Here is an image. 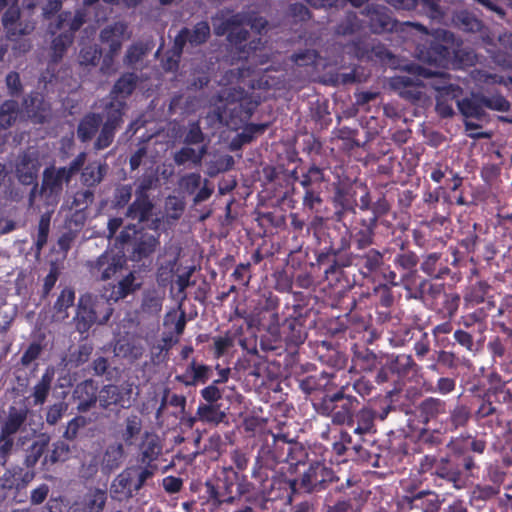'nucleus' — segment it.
Segmentation results:
<instances>
[{"mask_svg": "<svg viewBox=\"0 0 512 512\" xmlns=\"http://www.w3.org/2000/svg\"><path fill=\"white\" fill-rule=\"evenodd\" d=\"M280 300L276 295L269 293L263 295L257 301L251 317L254 322L266 330V335L261 338L260 346L265 351H274L281 355L285 351L289 355H295L299 347L307 339L306 316L301 305H293L292 313L282 323L279 320L278 308Z\"/></svg>", "mask_w": 512, "mask_h": 512, "instance_id": "obj_1", "label": "nucleus"}, {"mask_svg": "<svg viewBox=\"0 0 512 512\" xmlns=\"http://www.w3.org/2000/svg\"><path fill=\"white\" fill-rule=\"evenodd\" d=\"M205 493L207 503L213 508L233 506L242 499L250 504L266 502L265 495H270L267 485L261 484L258 490L244 473H238L232 466H223L214 479L206 480Z\"/></svg>", "mask_w": 512, "mask_h": 512, "instance_id": "obj_2", "label": "nucleus"}, {"mask_svg": "<svg viewBox=\"0 0 512 512\" xmlns=\"http://www.w3.org/2000/svg\"><path fill=\"white\" fill-rule=\"evenodd\" d=\"M318 245L314 251L315 265L322 270L324 280L332 288L343 292L351 287L343 271L344 258L351 248L348 230L333 227L316 233Z\"/></svg>", "mask_w": 512, "mask_h": 512, "instance_id": "obj_3", "label": "nucleus"}, {"mask_svg": "<svg viewBox=\"0 0 512 512\" xmlns=\"http://www.w3.org/2000/svg\"><path fill=\"white\" fill-rule=\"evenodd\" d=\"M138 79L136 73L126 72L114 83L110 91L111 99L104 107V124L94 142V149L96 151L104 150L113 143L116 131L124 122L123 117L127 109L125 99L135 91Z\"/></svg>", "mask_w": 512, "mask_h": 512, "instance_id": "obj_4", "label": "nucleus"}, {"mask_svg": "<svg viewBox=\"0 0 512 512\" xmlns=\"http://www.w3.org/2000/svg\"><path fill=\"white\" fill-rule=\"evenodd\" d=\"M462 40L446 29H436L430 39L418 48V57L423 62L439 68L462 67L472 64L469 51L462 48Z\"/></svg>", "mask_w": 512, "mask_h": 512, "instance_id": "obj_5", "label": "nucleus"}, {"mask_svg": "<svg viewBox=\"0 0 512 512\" xmlns=\"http://www.w3.org/2000/svg\"><path fill=\"white\" fill-rule=\"evenodd\" d=\"M343 271L345 268L354 266L360 276L369 281L376 283L377 280L389 281L395 284V270H392L390 264L385 263L384 253L371 246L365 250H356L346 253L343 259Z\"/></svg>", "mask_w": 512, "mask_h": 512, "instance_id": "obj_6", "label": "nucleus"}, {"mask_svg": "<svg viewBox=\"0 0 512 512\" xmlns=\"http://www.w3.org/2000/svg\"><path fill=\"white\" fill-rule=\"evenodd\" d=\"M350 384L342 385L332 394H325L313 406L317 413L331 417L335 425H348L353 420V414L360 405V401L349 393Z\"/></svg>", "mask_w": 512, "mask_h": 512, "instance_id": "obj_7", "label": "nucleus"}, {"mask_svg": "<svg viewBox=\"0 0 512 512\" xmlns=\"http://www.w3.org/2000/svg\"><path fill=\"white\" fill-rule=\"evenodd\" d=\"M291 440L285 435L272 434L266 438L258 450L255 462L251 470V477L260 484L268 481L267 470H272L279 463L288 459V449Z\"/></svg>", "mask_w": 512, "mask_h": 512, "instance_id": "obj_8", "label": "nucleus"}, {"mask_svg": "<svg viewBox=\"0 0 512 512\" xmlns=\"http://www.w3.org/2000/svg\"><path fill=\"white\" fill-rule=\"evenodd\" d=\"M340 477L325 462L312 461L303 473L294 479H289L286 483L291 494L300 493H319L330 488L332 484H337Z\"/></svg>", "mask_w": 512, "mask_h": 512, "instance_id": "obj_9", "label": "nucleus"}, {"mask_svg": "<svg viewBox=\"0 0 512 512\" xmlns=\"http://www.w3.org/2000/svg\"><path fill=\"white\" fill-rule=\"evenodd\" d=\"M477 405L473 409L474 421L479 427L495 432L503 429L506 423L505 405L512 401H504L503 398L487 393L477 395Z\"/></svg>", "mask_w": 512, "mask_h": 512, "instance_id": "obj_10", "label": "nucleus"}, {"mask_svg": "<svg viewBox=\"0 0 512 512\" xmlns=\"http://www.w3.org/2000/svg\"><path fill=\"white\" fill-rule=\"evenodd\" d=\"M479 470V465L474 464L470 458H463L459 456L455 451L439 458L434 475L452 483L455 488H461L464 484L463 475L466 477L474 476Z\"/></svg>", "mask_w": 512, "mask_h": 512, "instance_id": "obj_11", "label": "nucleus"}, {"mask_svg": "<svg viewBox=\"0 0 512 512\" xmlns=\"http://www.w3.org/2000/svg\"><path fill=\"white\" fill-rule=\"evenodd\" d=\"M118 241L123 246H131L132 259L135 261L148 258L160 244L157 236L142 229H136V225L126 226L120 232Z\"/></svg>", "mask_w": 512, "mask_h": 512, "instance_id": "obj_12", "label": "nucleus"}, {"mask_svg": "<svg viewBox=\"0 0 512 512\" xmlns=\"http://www.w3.org/2000/svg\"><path fill=\"white\" fill-rule=\"evenodd\" d=\"M418 365L409 354H382L380 368L375 377L378 384L396 381L416 371Z\"/></svg>", "mask_w": 512, "mask_h": 512, "instance_id": "obj_13", "label": "nucleus"}, {"mask_svg": "<svg viewBox=\"0 0 512 512\" xmlns=\"http://www.w3.org/2000/svg\"><path fill=\"white\" fill-rule=\"evenodd\" d=\"M126 259L114 251H105L95 260L86 262V268L97 281H107L119 273L125 266Z\"/></svg>", "mask_w": 512, "mask_h": 512, "instance_id": "obj_14", "label": "nucleus"}, {"mask_svg": "<svg viewBox=\"0 0 512 512\" xmlns=\"http://www.w3.org/2000/svg\"><path fill=\"white\" fill-rule=\"evenodd\" d=\"M452 260L448 256L440 252H432L423 256L420 263V270L432 279H445L451 274L449 265L456 266L460 260L459 251L452 249Z\"/></svg>", "mask_w": 512, "mask_h": 512, "instance_id": "obj_15", "label": "nucleus"}, {"mask_svg": "<svg viewBox=\"0 0 512 512\" xmlns=\"http://www.w3.org/2000/svg\"><path fill=\"white\" fill-rule=\"evenodd\" d=\"M132 388L130 385L107 384L99 390L100 408L118 413L131 406Z\"/></svg>", "mask_w": 512, "mask_h": 512, "instance_id": "obj_16", "label": "nucleus"}, {"mask_svg": "<svg viewBox=\"0 0 512 512\" xmlns=\"http://www.w3.org/2000/svg\"><path fill=\"white\" fill-rule=\"evenodd\" d=\"M69 183L70 180L61 172L60 168L50 165L43 171L39 193L43 196L47 205H57L60 201L64 184Z\"/></svg>", "mask_w": 512, "mask_h": 512, "instance_id": "obj_17", "label": "nucleus"}, {"mask_svg": "<svg viewBox=\"0 0 512 512\" xmlns=\"http://www.w3.org/2000/svg\"><path fill=\"white\" fill-rule=\"evenodd\" d=\"M376 227L375 217L356 213L350 228L345 230H348L349 237H351V245L353 244L356 250H365L375 242Z\"/></svg>", "mask_w": 512, "mask_h": 512, "instance_id": "obj_18", "label": "nucleus"}, {"mask_svg": "<svg viewBox=\"0 0 512 512\" xmlns=\"http://www.w3.org/2000/svg\"><path fill=\"white\" fill-rule=\"evenodd\" d=\"M448 410L449 400L436 396L425 397L415 406L416 417L424 425L440 424L442 427Z\"/></svg>", "mask_w": 512, "mask_h": 512, "instance_id": "obj_19", "label": "nucleus"}, {"mask_svg": "<svg viewBox=\"0 0 512 512\" xmlns=\"http://www.w3.org/2000/svg\"><path fill=\"white\" fill-rule=\"evenodd\" d=\"M210 35L211 29L207 21L197 22L192 29L183 27L175 36L173 50L180 55L187 43L193 47L200 46L207 42Z\"/></svg>", "mask_w": 512, "mask_h": 512, "instance_id": "obj_20", "label": "nucleus"}, {"mask_svg": "<svg viewBox=\"0 0 512 512\" xmlns=\"http://www.w3.org/2000/svg\"><path fill=\"white\" fill-rule=\"evenodd\" d=\"M368 20V27L374 34L391 32L396 26V20L391 11L384 5L368 4L361 11Z\"/></svg>", "mask_w": 512, "mask_h": 512, "instance_id": "obj_21", "label": "nucleus"}, {"mask_svg": "<svg viewBox=\"0 0 512 512\" xmlns=\"http://www.w3.org/2000/svg\"><path fill=\"white\" fill-rule=\"evenodd\" d=\"M472 419L474 420L473 408L467 401L458 397L452 405L449 404L442 428L445 432H456L466 428Z\"/></svg>", "mask_w": 512, "mask_h": 512, "instance_id": "obj_22", "label": "nucleus"}, {"mask_svg": "<svg viewBox=\"0 0 512 512\" xmlns=\"http://www.w3.org/2000/svg\"><path fill=\"white\" fill-rule=\"evenodd\" d=\"M41 167L39 158L31 153H24L16 165V175L23 185H33L30 200H33L38 190V174Z\"/></svg>", "mask_w": 512, "mask_h": 512, "instance_id": "obj_23", "label": "nucleus"}, {"mask_svg": "<svg viewBox=\"0 0 512 512\" xmlns=\"http://www.w3.org/2000/svg\"><path fill=\"white\" fill-rule=\"evenodd\" d=\"M226 99L230 105H233L232 112L236 113L242 121L250 119L260 104L259 98L254 97L253 93L249 95L242 88H232Z\"/></svg>", "mask_w": 512, "mask_h": 512, "instance_id": "obj_24", "label": "nucleus"}, {"mask_svg": "<svg viewBox=\"0 0 512 512\" xmlns=\"http://www.w3.org/2000/svg\"><path fill=\"white\" fill-rule=\"evenodd\" d=\"M23 106L27 116L35 124H44L51 117V105L38 91L28 94L23 100Z\"/></svg>", "mask_w": 512, "mask_h": 512, "instance_id": "obj_25", "label": "nucleus"}, {"mask_svg": "<svg viewBox=\"0 0 512 512\" xmlns=\"http://www.w3.org/2000/svg\"><path fill=\"white\" fill-rule=\"evenodd\" d=\"M447 447L450 451H455L463 458H470L474 464H477L476 455H482L484 453L487 443L484 439L468 434L465 437L451 440Z\"/></svg>", "mask_w": 512, "mask_h": 512, "instance_id": "obj_26", "label": "nucleus"}, {"mask_svg": "<svg viewBox=\"0 0 512 512\" xmlns=\"http://www.w3.org/2000/svg\"><path fill=\"white\" fill-rule=\"evenodd\" d=\"M163 446L159 436L145 432L138 447L137 462L141 465L158 466L157 460L162 455Z\"/></svg>", "mask_w": 512, "mask_h": 512, "instance_id": "obj_27", "label": "nucleus"}, {"mask_svg": "<svg viewBox=\"0 0 512 512\" xmlns=\"http://www.w3.org/2000/svg\"><path fill=\"white\" fill-rule=\"evenodd\" d=\"M349 53L359 60L384 59L390 56L388 50L380 43H375L367 37H360L353 40L349 45Z\"/></svg>", "mask_w": 512, "mask_h": 512, "instance_id": "obj_28", "label": "nucleus"}, {"mask_svg": "<svg viewBox=\"0 0 512 512\" xmlns=\"http://www.w3.org/2000/svg\"><path fill=\"white\" fill-rule=\"evenodd\" d=\"M335 374L323 371L319 374L309 375L299 381V388L302 392L310 395L315 392H323L332 394V390L336 387L334 383Z\"/></svg>", "mask_w": 512, "mask_h": 512, "instance_id": "obj_29", "label": "nucleus"}, {"mask_svg": "<svg viewBox=\"0 0 512 512\" xmlns=\"http://www.w3.org/2000/svg\"><path fill=\"white\" fill-rule=\"evenodd\" d=\"M418 263V255L412 250L405 249L402 244L400 251L394 255L392 260L393 270L399 273L398 281H403L406 278L417 275L416 267Z\"/></svg>", "mask_w": 512, "mask_h": 512, "instance_id": "obj_30", "label": "nucleus"}, {"mask_svg": "<svg viewBox=\"0 0 512 512\" xmlns=\"http://www.w3.org/2000/svg\"><path fill=\"white\" fill-rule=\"evenodd\" d=\"M391 87L398 92L399 96L411 103H416L422 98L423 84L419 79L401 75L391 79Z\"/></svg>", "mask_w": 512, "mask_h": 512, "instance_id": "obj_31", "label": "nucleus"}, {"mask_svg": "<svg viewBox=\"0 0 512 512\" xmlns=\"http://www.w3.org/2000/svg\"><path fill=\"white\" fill-rule=\"evenodd\" d=\"M73 397L77 400V410L87 412L99 402L98 386L92 379L84 380L76 385Z\"/></svg>", "mask_w": 512, "mask_h": 512, "instance_id": "obj_32", "label": "nucleus"}, {"mask_svg": "<svg viewBox=\"0 0 512 512\" xmlns=\"http://www.w3.org/2000/svg\"><path fill=\"white\" fill-rule=\"evenodd\" d=\"M2 24L7 31L8 37L27 36L35 29L33 22L23 24L20 21V11L17 7L10 6L2 16Z\"/></svg>", "mask_w": 512, "mask_h": 512, "instance_id": "obj_33", "label": "nucleus"}, {"mask_svg": "<svg viewBox=\"0 0 512 512\" xmlns=\"http://www.w3.org/2000/svg\"><path fill=\"white\" fill-rule=\"evenodd\" d=\"M105 116L96 112L86 113L79 121L76 134L82 143L91 141L101 131Z\"/></svg>", "mask_w": 512, "mask_h": 512, "instance_id": "obj_34", "label": "nucleus"}, {"mask_svg": "<svg viewBox=\"0 0 512 512\" xmlns=\"http://www.w3.org/2000/svg\"><path fill=\"white\" fill-rule=\"evenodd\" d=\"M195 421L218 426L227 422V413L222 408V404L199 403L195 416L191 418V423Z\"/></svg>", "mask_w": 512, "mask_h": 512, "instance_id": "obj_35", "label": "nucleus"}, {"mask_svg": "<svg viewBox=\"0 0 512 512\" xmlns=\"http://www.w3.org/2000/svg\"><path fill=\"white\" fill-rule=\"evenodd\" d=\"M128 25L125 22L117 21L104 27L100 32L102 43L108 44L112 54H118L121 50Z\"/></svg>", "mask_w": 512, "mask_h": 512, "instance_id": "obj_36", "label": "nucleus"}, {"mask_svg": "<svg viewBox=\"0 0 512 512\" xmlns=\"http://www.w3.org/2000/svg\"><path fill=\"white\" fill-rule=\"evenodd\" d=\"M376 411L370 407L363 406L356 409L353 420L347 427L357 435H365L375 432Z\"/></svg>", "mask_w": 512, "mask_h": 512, "instance_id": "obj_37", "label": "nucleus"}, {"mask_svg": "<svg viewBox=\"0 0 512 512\" xmlns=\"http://www.w3.org/2000/svg\"><path fill=\"white\" fill-rule=\"evenodd\" d=\"M230 10L218 11L214 16H212V24L214 29V34L216 36H224L228 35L230 31L234 28L240 27L245 23V14L243 13H235L230 17H226V13H230Z\"/></svg>", "mask_w": 512, "mask_h": 512, "instance_id": "obj_38", "label": "nucleus"}, {"mask_svg": "<svg viewBox=\"0 0 512 512\" xmlns=\"http://www.w3.org/2000/svg\"><path fill=\"white\" fill-rule=\"evenodd\" d=\"M486 379L489 386L483 391L484 393L493 395V398L498 396L504 401H512V390L508 387L511 382L498 371V368L492 366Z\"/></svg>", "mask_w": 512, "mask_h": 512, "instance_id": "obj_39", "label": "nucleus"}, {"mask_svg": "<svg viewBox=\"0 0 512 512\" xmlns=\"http://www.w3.org/2000/svg\"><path fill=\"white\" fill-rule=\"evenodd\" d=\"M443 500L440 499V495L432 490H425L422 493H418L416 496L408 499L405 508L410 510L419 509L422 512H439L441 509Z\"/></svg>", "mask_w": 512, "mask_h": 512, "instance_id": "obj_40", "label": "nucleus"}, {"mask_svg": "<svg viewBox=\"0 0 512 512\" xmlns=\"http://www.w3.org/2000/svg\"><path fill=\"white\" fill-rule=\"evenodd\" d=\"M382 355H377L367 347H353L352 362L354 367H358L361 371L371 372L376 368H380Z\"/></svg>", "mask_w": 512, "mask_h": 512, "instance_id": "obj_41", "label": "nucleus"}, {"mask_svg": "<svg viewBox=\"0 0 512 512\" xmlns=\"http://www.w3.org/2000/svg\"><path fill=\"white\" fill-rule=\"evenodd\" d=\"M112 497L117 501L129 500L137 493L134 490V483L132 481L129 471L120 473L112 482L110 487Z\"/></svg>", "mask_w": 512, "mask_h": 512, "instance_id": "obj_42", "label": "nucleus"}, {"mask_svg": "<svg viewBox=\"0 0 512 512\" xmlns=\"http://www.w3.org/2000/svg\"><path fill=\"white\" fill-rule=\"evenodd\" d=\"M28 410L26 408L17 409L11 406L8 415L3 421L0 434L4 437H14L27 420Z\"/></svg>", "mask_w": 512, "mask_h": 512, "instance_id": "obj_43", "label": "nucleus"}, {"mask_svg": "<svg viewBox=\"0 0 512 512\" xmlns=\"http://www.w3.org/2000/svg\"><path fill=\"white\" fill-rule=\"evenodd\" d=\"M337 435L340 441L343 442L344 446H346V449L349 452V457H353V454H355L358 455L361 459L367 461L372 466L379 467V457L377 455L372 456L362 447L361 444L354 442L347 430L341 429L337 431Z\"/></svg>", "mask_w": 512, "mask_h": 512, "instance_id": "obj_44", "label": "nucleus"}, {"mask_svg": "<svg viewBox=\"0 0 512 512\" xmlns=\"http://www.w3.org/2000/svg\"><path fill=\"white\" fill-rule=\"evenodd\" d=\"M378 284L373 287L372 295L377 304L384 308H391L394 305L395 297L392 291L393 287H398L401 281H398V273L395 272V284L389 281L377 280Z\"/></svg>", "mask_w": 512, "mask_h": 512, "instance_id": "obj_45", "label": "nucleus"}, {"mask_svg": "<svg viewBox=\"0 0 512 512\" xmlns=\"http://www.w3.org/2000/svg\"><path fill=\"white\" fill-rule=\"evenodd\" d=\"M106 502V491L100 488H92L84 494L80 502V509L82 512H103Z\"/></svg>", "mask_w": 512, "mask_h": 512, "instance_id": "obj_46", "label": "nucleus"}, {"mask_svg": "<svg viewBox=\"0 0 512 512\" xmlns=\"http://www.w3.org/2000/svg\"><path fill=\"white\" fill-rule=\"evenodd\" d=\"M492 291V286L485 280H478L467 287L464 294L466 306H476L482 304L488 298V294Z\"/></svg>", "mask_w": 512, "mask_h": 512, "instance_id": "obj_47", "label": "nucleus"}, {"mask_svg": "<svg viewBox=\"0 0 512 512\" xmlns=\"http://www.w3.org/2000/svg\"><path fill=\"white\" fill-rule=\"evenodd\" d=\"M332 203L334 208H341L344 211H352L353 215H356L357 213V203L354 193L347 185L338 184L335 186Z\"/></svg>", "mask_w": 512, "mask_h": 512, "instance_id": "obj_48", "label": "nucleus"}, {"mask_svg": "<svg viewBox=\"0 0 512 512\" xmlns=\"http://www.w3.org/2000/svg\"><path fill=\"white\" fill-rule=\"evenodd\" d=\"M125 458L124 446L121 443H112L104 451L101 465L102 470L111 472L118 469Z\"/></svg>", "mask_w": 512, "mask_h": 512, "instance_id": "obj_49", "label": "nucleus"}, {"mask_svg": "<svg viewBox=\"0 0 512 512\" xmlns=\"http://www.w3.org/2000/svg\"><path fill=\"white\" fill-rule=\"evenodd\" d=\"M141 285L142 284L140 282H136L135 273L131 271L126 276H124L117 283V285H114L109 296V300L117 302L121 299H124L130 294H133L135 291L139 290Z\"/></svg>", "mask_w": 512, "mask_h": 512, "instance_id": "obj_50", "label": "nucleus"}, {"mask_svg": "<svg viewBox=\"0 0 512 512\" xmlns=\"http://www.w3.org/2000/svg\"><path fill=\"white\" fill-rule=\"evenodd\" d=\"M96 319V312L89 303H84L83 299L79 300L76 315L74 317L76 330L80 334L87 333Z\"/></svg>", "mask_w": 512, "mask_h": 512, "instance_id": "obj_51", "label": "nucleus"}, {"mask_svg": "<svg viewBox=\"0 0 512 512\" xmlns=\"http://www.w3.org/2000/svg\"><path fill=\"white\" fill-rule=\"evenodd\" d=\"M54 379V369L48 367L38 383L33 387L31 397L34 405H42L48 398Z\"/></svg>", "mask_w": 512, "mask_h": 512, "instance_id": "obj_52", "label": "nucleus"}, {"mask_svg": "<svg viewBox=\"0 0 512 512\" xmlns=\"http://www.w3.org/2000/svg\"><path fill=\"white\" fill-rule=\"evenodd\" d=\"M153 208L154 205L150 199L135 198L127 208L126 217L143 223L150 219Z\"/></svg>", "mask_w": 512, "mask_h": 512, "instance_id": "obj_53", "label": "nucleus"}, {"mask_svg": "<svg viewBox=\"0 0 512 512\" xmlns=\"http://www.w3.org/2000/svg\"><path fill=\"white\" fill-rule=\"evenodd\" d=\"M424 282H427V279L420 278L418 275H415L411 278H406V280L401 281L400 286H402L405 290L406 299H413L424 303L426 288Z\"/></svg>", "mask_w": 512, "mask_h": 512, "instance_id": "obj_54", "label": "nucleus"}, {"mask_svg": "<svg viewBox=\"0 0 512 512\" xmlns=\"http://www.w3.org/2000/svg\"><path fill=\"white\" fill-rule=\"evenodd\" d=\"M85 23V14L81 11H77L74 15L71 12H62L58 16L57 29L64 30L65 33H71L74 37L76 31H78Z\"/></svg>", "mask_w": 512, "mask_h": 512, "instance_id": "obj_55", "label": "nucleus"}, {"mask_svg": "<svg viewBox=\"0 0 512 512\" xmlns=\"http://www.w3.org/2000/svg\"><path fill=\"white\" fill-rule=\"evenodd\" d=\"M49 437L42 435L27 449L24 464L28 469H33L48 449Z\"/></svg>", "mask_w": 512, "mask_h": 512, "instance_id": "obj_56", "label": "nucleus"}, {"mask_svg": "<svg viewBox=\"0 0 512 512\" xmlns=\"http://www.w3.org/2000/svg\"><path fill=\"white\" fill-rule=\"evenodd\" d=\"M457 106L461 114L467 118H475L480 120L485 115L481 96L457 100Z\"/></svg>", "mask_w": 512, "mask_h": 512, "instance_id": "obj_57", "label": "nucleus"}, {"mask_svg": "<svg viewBox=\"0 0 512 512\" xmlns=\"http://www.w3.org/2000/svg\"><path fill=\"white\" fill-rule=\"evenodd\" d=\"M106 174V164L89 163L83 168L81 181L87 187H96Z\"/></svg>", "mask_w": 512, "mask_h": 512, "instance_id": "obj_58", "label": "nucleus"}, {"mask_svg": "<svg viewBox=\"0 0 512 512\" xmlns=\"http://www.w3.org/2000/svg\"><path fill=\"white\" fill-rule=\"evenodd\" d=\"M19 115V104L16 100H5L0 106V128L8 129L14 125Z\"/></svg>", "mask_w": 512, "mask_h": 512, "instance_id": "obj_59", "label": "nucleus"}, {"mask_svg": "<svg viewBox=\"0 0 512 512\" xmlns=\"http://www.w3.org/2000/svg\"><path fill=\"white\" fill-rule=\"evenodd\" d=\"M460 325H462V329L470 331L473 335L483 336L484 332L487 329V325L481 313L473 312L461 317Z\"/></svg>", "mask_w": 512, "mask_h": 512, "instance_id": "obj_60", "label": "nucleus"}, {"mask_svg": "<svg viewBox=\"0 0 512 512\" xmlns=\"http://www.w3.org/2000/svg\"><path fill=\"white\" fill-rule=\"evenodd\" d=\"M361 28L362 21L359 19L355 12L349 11L337 24L335 33L340 36H351L357 33Z\"/></svg>", "mask_w": 512, "mask_h": 512, "instance_id": "obj_61", "label": "nucleus"}, {"mask_svg": "<svg viewBox=\"0 0 512 512\" xmlns=\"http://www.w3.org/2000/svg\"><path fill=\"white\" fill-rule=\"evenodd\" d=\"M403 495L398 500V505L405 508L408 499L416 496L418 493H422L425 490L421 489L422 481L418 477H409L403 479L400 483Z\"/></svg>", "mask_w": 512, "mask_h": 512, "instance_id": "obj_62", "label": "nucleus"}, {"mask_svg": "<svg viewBox=\"0 0 512 512\" xmlns=\"http://www.w3.org/2000/svg\"><path fill=\"white\" fill-rule=\"evenodd\" d=\"M51 212H45L40 216L36 239L34 242L35 251L40 254L44 246L47 244L50 232Z\"/></svg>", "mask_w": 512, "mask_h": 512, "instance_id": "obj_63", "label": "nucleus"}, {"mask_svg": "<svg viewBox=\"0 0 512 512\" xmlns=\"http://www.w3.org/2000/svg\"><path fill=\"white\" fill-rule=\"evenodd\" d=\"M455 23L464 32H479L483 27L482 21L467 11L459 12L455 17Z\"/></svg>", "mask_w": 512, "mask_h": 512, "instance_id": "obj_64", "label": "nucleus"}]
</instances>
